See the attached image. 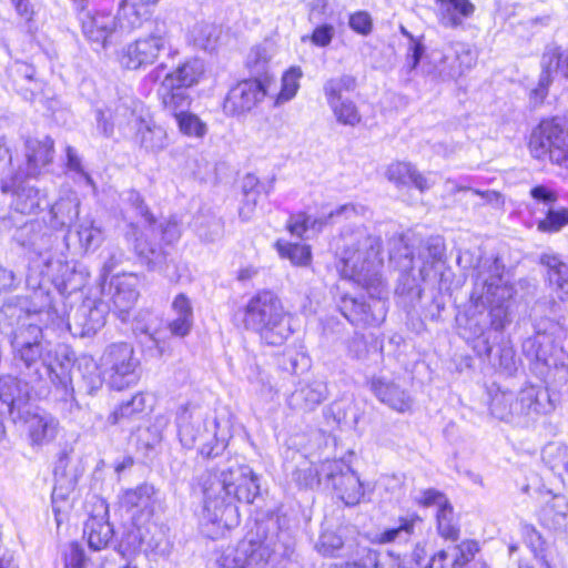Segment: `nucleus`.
Here are the masks:
<instances>
[{"label":"nucleus","instance_id":"1","mask_svg":"<svg viewBox=\"0 0 568 568\" xmlns=\"http://www.w3.org/2000/svg\"><path fill=\"white\" fill-rule=\"evenodd\" d=\"M339 241L337 255L342 276L352 280L369 294V301L363 297H342L339 310L355 326H378L387 314L384 297L386 288L382 275V240L359 225L344 227Z\"/></svg>","mask_w":568,"mask_h":568},{"label":"nucleus","instance_id":"2","mask_svg":"<svg viewBox=\"0 0 568 568\" xmlns=\"http://www.w3.org/2000/svg\"><path fill=\"white\" fill-rule=\"evenodd\" d=\"M203 493V517L219 527L239 524L236 501L251 504L258 495L257 476L247 465L231 463L226 468L207 470L200 480Z\"/></svg>","mask_w":568,"mask_h":568},{"label":"nucleus","instance_id":"3","mask_svg":"<svg viewBox=\"0 0 568 568\" xmlns=\"http://www.w3.org/2000/svg\"><path fill=\"white\" fill-rule=\"evenodd\" d=\"M14 359L23 364L29 375L36 379L47 376L52 384L62 390L65 398L73 392L72 376L70 374V359L58 362L52 358L49 344L42 341V329L39 325L30 323L20 328L12 339Z\"/></svg>","mask_w":568,"mask_h":568},{"label":"nucleus","instance_id":"4","mask_svg":"<svg viewBox=\"0 0 568 568\" xmlns=\"http://www.w3.org/2000/svg\"><path fill=\"white\" fill-rule=\"evenodd\" d=\"M13 240L38 257V266H42L41 274L47 276L57 286L64 290H75L74 266L63 261L62 248H68L67 243H60L59 236L45 224L39 221H30L18 227Z\"/></svg>","mask_w":568,"mask_h":568},{"label":"nucleus","instance_id":"5","mask_svg":"<svg viewBox=\"0 0 568 568\" xmlns=\"http://www.w3.org/2000/svg\"><path fill=\"white\" fill-rule=\"evenodd\" d=\"M514 287L504 278V264L498 257H483L476 266L474 288L470 301L476 307L490 306V331L493 336L504 335L503 329L509 323L508 302Z\"/></svg>","mask_w":568,"mask_h":568},{"label":"nucleus","instance_id":"6","mask_svg":"<svg viewBox=\"0 0 568 568\" xmlns=\"http://www.w3.org/2000/svg\"><path fill=\"white\" fill-rule=\"evenodd\" d=\"M551 408L548 390L541 386L526 385L518 393L500 387L489 390L490 414L515 426L526 427Z\"/></svg>","mask_w":568,"mask_h":568},{"label":"nucleus","instance_id":"7","mask_svg":"<svg viewBox=\"0 0 568 568\" xmlns=\"http://www.w3.org/2000/svg\"><path fill=\"white\" fill-rule=\"evenodd\" d=\"M244 325L256 332L262 342L280 346L292 335L291 316L271 291L254 295L245 306Z\"/></svg>","mask_w":568,"mask_h":568},{"label":"nucleus","instance_id":"8","mask_svg":"<svg viewBox=\"0 0 568 568\" xmlns=\"http://www.w3.org/2000/svg\"><path fill=\"white\" fill-rule=\"evenodd\" d=\"M550 331H538L523 343L525 356L534 364L536 373L552 387H561L568 383V354L555 343L565 335L559 324H551Z\"/></svg>","mask_w":568,"mask_h":568},{"label":"nucleus","instance_id":"9","mask_svg":"<svg viewBox=\"0 0 568 568\" xmlns=\"http://www.w3.org/2000/svg\"><path fill=\"white\" fill-rule=\"evenodd\" d=\"M178 436L186 449L196 448L206 458L220 456L226 448L224 437L217 435L216 418L194 405L180 408L176 415Z\"/></svg>","mask_w":568,"mask_h":568},{"label":"nucleus","instance_id":"10","mask_svg":"<svg viewBox=\"0 0 568 568\" xmlns=\"http://www.w3.org/2000/svg\"><path fill=\"white\" fill-rule=\"evenodd\" d=\"M529 149L534 158L548 159L568 171V121L560 118L541 121L530 135Z\"/></svg>","mask_w":568,"mask_h":568},{"label":"nucleus","instance_id":"11","mask_svg":"<svg viewBox=\"0 0 568 568\" xmlns=\"http://www.w3.org/2000/svg\"><path fill=\"white\" fill-rule=\"evenodd\" d=\"M171 47L170 30L164 21H154L143 37L126 44L119 54L120 64L128 70H139L153 64L160 53Z\"/></svg>","mask_w":568,"mask_h":568},{"label":"nucleus","instance_id":"12","mask_svg":"<svg viewBox=\"0 0 568 568\" xmlns=\"http://www.w3.org/2000/svg\"><path fill=\"white\" fill-rule=\"evenodd\" d=\"M291 552L290 546H278L272 537L264 540L247 539L235 548H227L217 559V564L221 568H264L272 555L286 557Z\"/></svg>","mask_w":568,"mask_h":568},{"label":"nucleus","instance_id":"13","mask_svg":"<svg viewBox=\"0 0 568 568\" xmlns=\"http://www.w3.org/2000/svg\"><path fill=\"white\" fill-rule=\"evenodd\" d=\"M103 376L109 386L122 390L139 381L140 361L129 343L109 345L101 356Z\"/></svg>","mask_w":568,"mask_h":568},{"label":"nucleus","instance_id":"14","mask_svg":"<svg viewBox=\"0 0 568 568\" xmlns=\"http://www.w3.org/2000/svg\"><path fill=\"white\" fill-rule=\"evenodd\" d=\"M321 476L331 485L341 500L347 506L357 505L363 495L362 483L356 473L341 459L325 460L321 465Z\"/></svg>","mask_w":568,"mask_h":568},{"label":"nucleus","instance_id":"15","mask_svg":"<svg viewBox=\"0 0 568 568\" xmlns=\"http://www.w3.org/2000/svg\"><path fill=\"white\" fill-rule=\"evenodd\" d=\"M266 94L267 89L261 80L241 81L230 89L223 103V110L227 115H244L256 108Z\"/></svg>","mask_w":568,"mask_h":568},{"label":"nucleus","instance_id":"16","mask_svg":"<svg viewBox=\"0 0 568 568\" xmlns=\"http://www.w3.org/2000/svg\"><path fill=\"white\" fill-rule=\"evenodd\" d=\"M541 72L538 84L530 92V100L535 105L542 103L552 83L554 73L560 72L568 79V48L561 51L557 45H547L540 61Z\"/></svg>","mask_w":568,"mask_h":568},{"label":"nucleus","instance_id":"17","mask_svg":"<svg viewBox=\"0 0 568 568\" xmlns=\"http://www.w3.org/2000/svg\"><path fill=\"white\" fill-rule=\"evenodd\" d=\"M365 211L366 209L362 205L348 203L338 206L327 215L318 219H313L305 213H298L297 215L291 216L287 227L293 235L303 236L308 231H320L326 224L363 216Z\"/></svg>","mask_w":568,"mask_h":568},{"label":"nucleus","instance_id":"18","mask_svg":"<svg viewBox=\"0 0 568 568\" xmlns=\"http://www.w3.org/2000/svg\"><path fill=\"white\" fill-rule=\"evenodd\" d=\"M108 305L102 301L87 300L75 310L68 327L74 336H93L105 325Z\"/></svg>","mask_w":568,"mask_h":568},{"label":"nucleus","instance_id":"19","mask_svg":"<svg viewBox=\"0 0 568 568\" xmlns=\"http://www.w3.org/2000/svg\"><path fill=\"white\" fill-rule=\"evenodd\" d=\"M473 348L479 357L488 359L494 367L507 375H513L517 371L514 347L504 335L494 336L491 342L490 337L478 339Z\"/></svg>","mask_w":568,"mask_h":568},{"label":"nucleus","instance_id":"20","mask_svg":"<svg viewBox=\"0 0 568 568\" xmlns=\"http://www.w3.org/2000/svg\"><path fill=\"white\" fill-rule=\"evenodd\" d=\"M79 19L83 36L97 49H105L112 43L118 22L116 17L111 12L97 11L93 14L87 12L79 17Z\"/></svg>","mask_w":568,"mask_h":568},{"label":"nucleus","instance_id":"21","mask_svg":"<svg viewBox=\"0 0 568 568\" xmlns=\"http://www.w3.org/2000/svg\"><path fill=\"white\" fill-rule=\"evenodd\" d=\"M83 535L88 538L89 547L99 551L109 546L114 530L109 523V508L104 500H99L84 523Z\"/></svg>","mask_w":568,"mask_h":568},{"label":"nucleus","instance_id":"22","mask_svg":"<svg viewBox=\"0 0 568 568\" xmlns=\"http://www.w3.org/2000/svg\"><path fill=\"white\" fill-rule=\"evenodd\" d=\"M1 191L3 193L12 192L11 206L21 214L36 213L43 201L40 191L20 180L18 175L11 178L10 181L2 180Z\"/></svg>","mask_w":568,"mask_h":568},{"label":"nucleus","instance_id":"23","mask_svg":"<svg viewBox=\"0 0 568 568\" xmlns=\"http://www.w3.org/2000/svg\"><path fill=\"white\" fill-rule=\"evenodd\" d=\"M327 398V386L320 381L300 383L287 397V406L297 413L314 412Z\"/></svg>","mask_w":568,"mask_h":568},{"label":"nucleus","instance_id":"24","mask_svg":"<svg viewBox=\"0 0 568 568\" xmlns=\"http://www.w3.org/2000/svg\"><path fill=\"white\" fill-rule=\"evenodd\" d=\"M132 98H120L103 110L97 111L98 129L105 136L113 134L115 126H123L131 121L135 114V106Z\"/></svg>","mask_w":568,"mask_h":568},{"label":"nucleus","instance_id":"25","mask_svg":"<svg viewBox=\"0 0 568 568\" xmlns=\"http://www.w3.org/2000/svg\"><path fill=\"white\" fill-rule=\"evenodd\" d=\"M23 422L28 427V435L33 446L48 445L58 434L59 422L49 414H31L29 409L23 412Z\"/></svg>","mask_w":568,"mask_h":568},{"label":"nucleus","instance_id":"26","mask_svg":"<svg viewBox=\"0 0 568 568\" xmlns=\"http://www.w3.org/2000/svg\"><path fill=\"white\" fill-rule=\"evenodd\" d=\"M135 141L141 149L152 154H159L170 144L168 132L162 125L142 118L136 120Z\"/></svg>","mask_w":568,"mask_h":568},{"label":"nucleus","instance_id":"27","mask_svg":"<svg viewBox=\"0 0 568 568\" xmlns=\"http://www.w3.org/2000/svg\"><path fill=\"white\" fill-rule=\"evenodd\" d=\"M156 94L163 109L174 119L189 111L191 97L187 93V89L174 84L172 77H164L158 88Z\"/></svg>","mask_w":568,"mask_h":568},{"label":"nucleus","instance_id":"28","mask_svg":"<svg viewBox=\"0 0 568 568\" xmlns=\"http://www.w3.org/2000/svg\"><path fill=\"white\" fill-rule=\"evenodd\" d=\"M54 153V142L50 136L43 139L29 138L26 141L27 174L39 175L51 164Z\"/></svg>","mask_w":568,"mask_h":568},{"label":"nucleus","instance_id":"29","mask_svg":"<svg viewBox=\"0 0 568 568\" xmlns=\"http://www.w3.org/2000/svg\"><path fill=\"white\" fill-rule=\"evenodd\" d=\"M457 61V64L444 67V80H454L469 71L477 61V54L464 42H453L445 48V62Z\"/></svg>","mask_w":568,"mask_h":568},{"label":"nucleus","instance_id":"30","mask_svg":"<svg viewBox=\"0 0 568 568\" xmlns=\"http://www.w3.org/2000/svg\"><path fill=\"white\" fill-rule=\"evenodd\" d=\"M438 6L437 19L440 26L457 29L464 20L471 18L476 6L470 0H435Z\"/></svg>","mask_w":568,"mask_h":568},{"label":"nucleus","instance_id":"31","mask_svg":"<svg viewBox=\"0 0 568 568\" xmlns=\"http://www.w3.org/2000/svg\"><path fill=\"white\" fill-rule=\"evenodd\" d=\"M354 532L355 529L349 527H338L336 530L325 529L322 531L315 548L326 557H344L346 549L351 548L349 542Z\"/></svg>","mask_w":568,"mask_h":568},{"label":"nucleus","instance_id":"32","mask_svg":"<svg viewBox=\"0 0 568 568\" xmlns=\"http://www.w3.org/2000/svg\"><path fill=\"white\" fill-rule=\"evenodd\" d=\"M372 390L382 403L396 412L404 413L412 407V397L393 382L376 378L372 382Z\"/></svg>","mask_w":568,"mask_h":568},{"label":"nucleus","instance_id":"33","mask_svg":"<svg viewBox=\"0 0 568 568\" xmlns=\"http://www.w3.org/2000/svg\"><path fill=\"white\" fill-rule=\"evenodd\" d=\"M173 318L169 322V329L173 336L185 337L190 334L193 323V305L191 300L183 293L178 294L171 305Z\"/></svg>","mask_w":568,"mask_h":568},{"label":"nucleus","instance_id":"34","mask_svg":"<svg viewBox=\"0 0 568 568\" xmlns=\"http://www.w3.org/2000/svg\"><path fill=\"white\" fill-rule=\"evenodd\" d=\"M138 278L134 275H123L114 283L112 303L119 316L124 321L129 311L134 306L139 297L136 290Z\"/></svg>","mask_w":568,"mask_h":568},{"label":"nucleus","instance_id":"35","mask_svg":"<svg viewBox=\"0 0 568 568\" xmlns=\"http://www.w3.org/2000/svg\"><path fill=\"white\" fill-rule=\"evenodd\" d=\"M540 524L549 529H561L568 524V501L564 495H550L539 510Z\"/></svg>","mask_w":568,"mask_h":568},{"label":"nucleus","instance_id":"36","mask_svg":"<svg viewBox=\"0 0 568 568\" xmlns=\"http://www.w3.org/2000/svg\"><path fill=\"white\" fill-rule=\"evenodd\" d=\"M540 264L547 267L548 281L556 288L558 297L568 302V265L558 255H540Z\"/></svg>","mask_w":568,"mask_h":568},{"label":"nucleus","instance_id":"37","mask_svg":"<svg viewBox=\"0 0 568 568\" xmlns=\"http://www.w3.org/2000/svg\"><path fill=\"white\" fill-rule=\"evenodd\" d=\"M420 523L422 519L416 514L399 517L396 526L386 528L376 534L375 541L378 544H405L409 541L415 531V527Z\"/></svg>","mask_w":568,"mask_h":568},{"label":"nucleus","instance_id":"38","mask_svg":"<svg viewBox=\"0 0 568 568\" xmlns=\"http://www.w3.org/2000/svg\"><path fill=\"white\" fill-rule=\"evenodd\" d=\"M151 14V9L139 6L138 2L132 0H122L119 6L116 22L120 28L131 31L141 28L150 19Z\"/></svg>","mask_w":568,"mask_h":568},{"label":"nucleus","instance_id":"39","mask_svg":"<svg viewBox=\"0 0 568 568\" xmlns=\"http://www.w3.org/2000/svg\"><path fill=\"white\" fill-rule=\"evenodd\" d=\"M134 251L149 270L164 272L168 253L161 246L141 237L135 240Z\"/></svg>","mask_w":568,"mask_h":568},{"label":"nucleus","instance_id":"40","mask_svg":"<svg viewBox=\"0 0 568 568\" xmlns=\"http://www.w3.org/2000/svg\"><path fill=\"white\" fill-rule=\"evenodd\" d=\"M444 254L445 243L442 237H429L422 243L418 258L423 261V266L419 270L423 280H426L429 276V270L443 260Z\"/></svg>","mask_w":568,"mask_h":568},{"label":"nucleus","instance_id":"41","mask_svg":"<svg viewBox=\"0 0 568 568\" xmlns=\"http://www.w3.org/2000/svg\"><path fill=\"white\" fill-rule=\"evenodd\" d=\"M349 544L351 548L346 549L344 558L352 560L353 566L358 568H378V552L362 545L356 531Z\"/></svg>","mask_w":568,"mask_h":568},{"label":"nucleus","instance_id":"42","mask_svg":"<svg viewBox=\"0 0 568 568\" xmlns=\"http://www.w3.org/2000/svg\"><path fill=\"white\" fill-rule=\"evenodd\" d=\"M155 489L152 485L142 484L133 489H128L121 497V503L128 509L138 508L141 510H152Z\"/></svg>","mask_w":568,"mask_h":568},{"label":"nucleus","instance_id":"43","mask_svg":"<svg viewBox=\"0 0 568 568\" xmlns=\"http://www.w3.org/2000/svg\"><path fill=\"white\" fill-rule=\"evenodd\" d=\"M77 371L81 376L87 393L93 394L102 387L105 378L102 377L100 367L93 357L88 355L81 356L78 359Z\"/></svg>","mask_w":568,"mask_h":568},{"label":"nucleus","instance_id":"44","mask_svg":"<svg viewBox=\"0 0 568 568\" xmlns=\"http://www.w3.org/2000/svg\"><path fill=\"white\" fill-rule=\"evenodd\" d=\"M204 72V63L200 59H190L181 64L174 72L165 77H172L174 84L189 89L196 84Z\"/></svg>","mask_w":568,"mask_h":568},{"label":"nucleus","instance_id":"45","mask_svg":"<svg viewBox=\"0 0 568 568\" xmlns=\"http://www.w3.org/2000/svg\"><path fill=\"white\" fill-rule=\"evenodd\" d=\"M220 28L210 22H197L193 26L190 37L193 44L202 50L212 51L220 38Z\"/></svg>","mask_w":568,"mask_h":568},{"label":"nucleus","instance_id":"46","mask_svg":"<svg viewBox=\"0 0 568 568\" xmlns=\"http://www.w3.org/2000/svg\"><path fill=\"white\" fill-rule=\"evenodd\" d=\"M79 205L75 196L55 202L50 210L53 226L70 225L79 216Z\"/></svg>","mask_w":568,"mask_h":568},{"label":"nucleus","instance_id":"47","mask_svg":"<svg viewBox=\"0 0 568 568\" xmlns=\"http://www.w3.org/2000/svg\"><path fill=\"white\" fill-rule=\"evenodd\" d=\"M170 419L165 415H158L153 422L143 428L138 429V443L146 449H152L162 442L163 432Z\"/></svg>","mask_w":568,"mask_h":568},{"label":"nucleus","instance_id":"48","mask_svg":"<svg viewBox=\"0 0 568 568\" xmlns=\"http://www.w3.org/2000/svg\"><path fill=\"white\" fill-rule=\"evenodd\" d=\"M77 235L80 247L85 252L97 250L104 240L101 226L94 221L87 219L78 225Z\"/></svg>","mask_w":568,"mask_h":568},{"label":"nucleus","instance_id":"49","mask_svg":"<svg viewBox=\"0 0 568 568\" xmlns=\"http://www.w3.org/2000/svg\"><path fill=\"white\" fill-rule=\"evenodd\" d=\"M413 251L404 235L394 236L389 241V260L402 271L413 268Z\"/></svg>","mask_w":568,"mask_h":568},{"label":"nucleus","instance_id":"50","mask_svg":"<svg viewBox=\"0 0 568 568\" xmlns=\"http://www.w3.org/2000/svg\"><path fill=\"white\" fill-rule=\"evenodd\" d=\"M542 458L549 468L559 477L568 474V447L565 445H548L542 452Z\"/></svg>","mask_w":568,"mask_h":568},{"label":"nucleus","instance_id":"51","mask_svg":"<svg viewBox=\"0 0 568 568\" xmlns=\"http://www.w3.org/2000/svg\"><path fill=\"white\" fill-rule=\"evenodd\" d=\"M356 87V80L354 77L343 74L337 78L327 80L324 84V93L328 105L338 101H344L342 98L343 92H351Z\"/></svg>","mask_w":568,"mask_h":568},{"label":"nucleus","instance_id":"52","mask_svg":"<svg viewBox=\"0 0 568 568\" xmlns=\"http://www.w3.org/2000/svg\"><path fill=\"white\" fill-rule=\"evenodd\" d=\"M146 408V397L142 393H138L130 400L122 403L110 416L109 422L119 424L124 419H130L134 415L144 412Z\"/></svg>","mask_w":568,"mask_h":568},{"label":"nucleus","instance_id":"53","mask_svg":"<svg viewBox=\"0 0 568 568\" xmlns=\"http://www.w3.org/2000/svg\"><path fill=\"white\" fill-rule=\"evenodd\" d=\"M179 131L189 138L202 139L207 133V125L196 114L189 111L175 118Z\"/></svg>","mask_w":568,"mask_h":568},{"label":"nucleus","instance_id":"54","mask_svg":"<svg viewBox=\"0 0 568 568\" xmlns=\"http://www.w3.org/2000/svg\"><path fill=\"white\" fill-rule=\"evenodd\" d=\"M276 246L280 255L288 258L294 265L306 266L311 262L312 253L307 245L277 242Z\"/></svg>","mask_w":568,"mask_h":568},{"label":"nucleus","instance_id":"55","mask_svg":"<svg viewBox=\"0 0 568 568\" xmlns=\"http://www.w3.org/2000/svg\"><path fill=\"white\" fill-rule=\"evenodd\" d=\"M521 535L526 545L535 554V557L539 560L544 568H551L549 561L544 555V540L541 535L536 530L532 525L521 524Z\"/></svg>","mask_w":568,"mask_h":568},{"label":"nucleus","instance_id":"56","mask_svg":"<svg viewBox=\"0 0 568 568\" xmlns=\"http://www.w3.org/2000/svg\"><path fill=\"white\" fill-rule=\"evenodd\" d=\"M329 106L341 124L354 126L362 120L356 104L349 99L332 103Z\"/></svg>","mask_w":568,"mask_h":568},{"label":"nucleus","instance_id":"57","mask_svg":"<svg viewBox=\"0 0 568 568\" xmlns=\"http://www.w3.org/2000/svg\"><path fill=\"white\" fill-rule=\"evenodd\" d=\"M302 75L303 72L298 67H292L283 74L282 89L276 100L277 103L287 102L296 95Z\"/></svg>","mask_w":568,"mask_h":568},{"label":"nucleus","instance_id":"58","mask_svg":"<svg viewBox=\"0 0 568 568\" xmlns=\"http://www.w3.org/2000/svg\"><path fill=\"white\" fill-rule=\"evenodd\" d=\"M436 518L437 529L440 536L446 539H457L459 530L454 520V510L449 503L438 508Z\"/></svg>","mask_w":568,"mask_h":568},{"label":"nucleus","instance_id":"59","mask_svg":"<svg viewBox=\"0 0 568 568\" xmlns=\"http://www.w3.org/2000/svg\"><path fill=\"white\" fill-rule=\"evenodd\" d=\"M478 549V544L476 541L465 540L460 542L449 554L450 568H464L474 559Z\"/></svg>","mask_w":568,"mask_h":568},{"label":"nucleus","instance_id":"60","mask_svg":"<svg viewBox=\"0 0 568 568\" xmlns=\"http://www.w3.org/2000/svg\"><path fill=\"white\" fill-rule=\"evenodd\" d=\"M568 224V210L559 209L555 210L549 207L545 219L540 220L537 224V229L545 233L559 232L565 225Z\"/></svg>","mask_w":568,"mask_h":568},{"label":"nucleus","instance_id":"61","mask_svg":"<svg viewBox=\"0 0 568 568\" xmlns=\"http://www.w3.org/2000/svg\"><path fill=\"white\" fill-rule=\"evenodd\" d=\"M462 329L464 337L474 338V345L478 339L490 337L491 342L494 338L493 332L490 329L486 331V322L481 321L475 314H469L466 316V322Z\"/></svg>","mask_w":568,"mask_h":568},{"label":"nucleus","instance_id":"62","mask_svg":"<svg viewBox=\"0 0 568 568\" xmlns=\"http://www.w3.org/2000/svg\"><path fill=\"white\" fill-rule=\"evenodd\" d=\"M415 166L409 162H394L386 170V178L397 185H408Z\"/></svg>","mask_w":568,"mask_h":568},{"label":"nucleus","instance_id":"63","mask_svg":"<svg viewBox=\"0 0 568 568\" xmlns=\"http://www.w3.org/2000/svg\"><path fill=\"white\" fill-rule=\"evenodd\" d=\"M124 260V252L115 245H110L104 251L103 264L101 268V278L106 281L108 276Z\"/></svg>","mask_w":568,"mask_h":568},{"label":"nucleus","instance_id":"64","mask_svg":"<svg viewBox=\"0 0 568 568\" xmlns=\"http://www.w3.org/2000/svg\"><path fill=\"white\" fill-rule=\"evenodd\" d=\"M349 28L362 36L371 33L373 22L371 16L366 11H357L349 16Z\"/></svg>","mask_w":568,"mask_h":568}]
</instances>
